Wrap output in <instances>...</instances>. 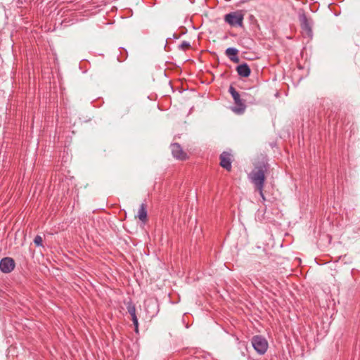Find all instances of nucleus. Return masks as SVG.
<instances>
[{
    "instance_id": "nucleus-1",
    "label": "nucleus",
    "mask_w": 360,
    "mask_h": 360,
    "mask_svg": "<svg viewBox=\"0 0 360 360\" xmlns=\"http://www.w3.org/2000/svg\"><path fill=\"white\" fill-rule=\"evenodd\" d=\"M269 169V164L264 162H258L252 171L248 174V178L252 183L256 190L259 192L263 202L266 200L263 191L266 179L265 174Z\"/></svg>"
},
{
    "instance_id": "nucleus-5",
    "label": "nucleus",
    "mask_w": 360,
    "mask_h": 360,
    "mask_svg": "<svg viewBox=\"0 0 360 360\" xmlns=\"http://www.w3.org/2000/svg\"><path fill=\"white\" fill-rule=\"evenodd\" d=\"M254 349L260 355L264 354L267 351L269 344L266 338L262 335H255L251 340Z\"/></svg>"
},
{
    "instance_id": "nucleus-2",
    "label": "nucleus",
    "mask_w": 360,
    "mask_h": 360,
    "mask_svg": "<svg viewBox=\"0 0 360 360\" xmlns=\"http://www.w3.org/2000/svg\"><path fill=\"white\" fill-rule=\"evenodd\" d=\"M229 92L231 95L235 104L234 106L231 107V110L237 115L243 114L246 109L245 100L241 98V95L233 86H229Z\"/></svg>"
},
{
    "instance_id": "nucleus-9",
    "label": "nucleus",
    "mask_w": 360,
    "mask_h": 360,
    "mask_svg": "<svg viewBox=\"0 0 360 360\" xmlns=\"http://www.w3.org/2000/svg\"><path fill=\"white\" fill-rule=\"evenodd\" d=\"M237 73L242 77H248L250 75L251 70L246 63H243L236 68Z\"/></svg>"
},
{
    "instance_id": "nucleus-12",
    "label": "nucleus",
    "mask_w": 360,
    "mask_h": 360,
    "mask_svg": "<svg viewBox=\"0 0 360 360\" xmlns=\"http://www.w3.org/2000/svg\"><path fill=\"white\" fill-rule=\"evenodd\" d=\"M126 305L127 311L131 315V316H136V307L134 304L131 301H129L126 304Z\"/></svg>"
},
{
    "instance_id": "nucleus-4",
    "label": "nucleus",
    "mask_w": 360,
    "mask_h": 360,
    "mask_svg": "<svg viewBox=\"0 0 360 360\" xmlns=\"http://www.w3.org/2000/svg\"><path fill=\"white\" fill-rule=\"evenodd\" d=\"M243 19L242 11L231 12L224 15V21L232 27H242Z\"/></svg>"
},
{
    "instance_id": "nucleus-7",
    "label": "nucleus",
    "mask_w": 360,
    "mask_h": 360,
    "mask_svg": "<svg viewBox=\"0 0 360 360\" xmlns=\"http://www.w3.org/2000/svg\"><path fill=\"white\" fill-rule=\"evenodd\" d=\"M170 148L172 154L174 158L182 160L186 159L187 155L185 152L183 151L181 146L179 143H172Z\"/></svg>"
},
{
    "instance_id": "nucleus-15",
    "label": "nucleus",
    "mask_w": 360,
    "mask_h": 360,
    "mask_svg": "<svg viewBox=\"0 0 360 360\" xmlns=\"http://www.w3.org/2000/svg\"><path fill=\"white\" fill-rule=\"evenodd\" d=\"M190 43L186 41H183L181 44L179 45V49L184 50L188 47H190Z\"/></svg>"
},
{
    "instance_id": "nucleus-6",
    "label": "nucleus",
    "mask_w": 360,
    "mask_h": 360,
    "mask_svg": "<svg viewBox=\"0 0 360 360\" xmlns=\"http://www.w3.org/2000/svg\"><path fill=\"white\" fill-rule=\"evenodd\" d=\"M15 264L11 257H4L0 260V270L5 274L11 272L15 268Z\"/></svg>"
},
{
    "instance_id": "nucleus-8",
    "label": "nucleus",
    "mask_w": 360,
    "mask_h": 360,
    "mask_svg": "<svg viewBox=\"0 0 360 360\" xmlns=\"http://www.w3.org/2000/svg\"><path fill=\"white\" fill-rule=\"evenodd\" d=\"M231 153L228 152H223L220 155V165L226 169L227 171H231Z\"/></svg>"
},
{
    "instance_id": "nucleus-13",
    "label": "nucleus",
    "mask_w": 360,
    "mask_h": 360,
    "mask_svg": "<svg viewBox=\"0 0 360 360\" xmlns=\"http://www.w3.org/2000/svg\"><path fill=\"white\" fill-rule=\"evenodd\" d=\"M42 242H43V240H42V238L40 236H36L34 239V243L38 246V247H41L43 246L42 245Z\"/></svg>"
},
{
    "instance_id": "nucleus-11",
    "label": "nucleus",
    "mask_w": 360,
    "mask_h": 360,
    "mask_svg": "<svg viewBox=\"0 0 360 360\" xmlns=\"http://www.w3.org/2000/svg\"><path fill=\"white\" fill-rule=\"evenodd\" d=\"M138 217L139 219L145 222L147 219V210H146V205L144 203H142L140 205V207L139 209L138 212Z\"/></svg>"
},
{
    "instance_id": "nucleus-10",
    "label": "nucleus",
    "mask_w": 360,
    "mask_h": 360,
    "mask_svg": "<svg viewBox=\"0 0 360 360\" xmlns=\"http://www.w3.org/2000/svg\"><path fill=\"white\" fill-rule=\"evenodd\" d=\"M238 50L234 47H229L226 49L225 53L233 63H238L239 58L238 57Z\"/></svg>"
},
{
    "instance_id": "nucleus-3",
    "label": "nucleus",
    "mask_w": 360,
    "mask_h": 360,
    "mask_svg": "<svg viewBox=\"0 0 360 360\" xmlns=\"http://www.w3.org/2000/svg\"><path fill=\"white\" fill-rule=\"evenodd\" d=\"M298 18L303 34L307 37L311 38L313 36L312 19L308 18L304 11L299 12Z\"/></svg>"
},
{
    "instance_id": "nucleus-14",
    "label": "nucleus",
    "mask_w": 360,
    "mask_h": 360,
    "mask_svg": "<svg viewBox=\"0 0 360 360\" xmlns=\"http://www.w3.org/2000/svg\"><path fill=\"white\" fill-rule=\"evenodd\" d=\"M131 321L133 322V324L135 327V331L136 333H138V326H139V323H138V319H137V316L136 315V316H131Z\"/></svg>"
}]
</instances>
